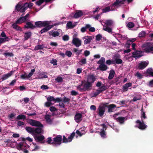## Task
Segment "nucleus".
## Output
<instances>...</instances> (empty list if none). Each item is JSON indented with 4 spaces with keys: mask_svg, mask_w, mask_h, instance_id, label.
Masks as SVG:
<instances>
[{
    "mask_svg": "<svg viewBox=\"0 0 153 153\" xmlns=\"http://www.w3.org/2000/svg\"><path fill=\"white\" fill-rule=\"evenodd\" d=\"M95 92L91 94L92 97H96L97 95L107 89L109 87H98Z\"/></svg>",
    "mask_w": 153,
    "mask_h": 153,
    "instance_id": "2",
    "label": "nucleus"
},
{
    "mask_svg": "<svg viewBox=\"0 0 153 153\" xmlns=\"http://www.w3.org/2000/svg\"><path fill=\"white\" fill-rule=\"evenodd\" d=\"M73 44L76 47H79L81 45V41L79 39L76 38L74 36L72 42Z\"/></svg>",
    "mask_w": 153,
    "mask_h": 153,
    "instance_id": "11",
    "label": "nucleus"
},
{
    "mask_svg": "<svg viewBox=\"0 0 153 153\" xmlns=\"http://www.w3.org/2000/svg\"><path fill=\"white\" fill-rule=\"evenodd\" d=\"M112 4H111L110 6L107 7L102 9L103 13H106L110 11H113L116 10L114 8H113L114 6H112Z\"/></svg>",
    "mask_w": 153,
    "mask_h": 153,
    "instance_id": "17",
    "label": "nucleus"
},
{
    "mask_svg": "<svg viewBox=\"0 0 153 153\" xmlns=\"http://www.w3.org/2000/svg\"><path fill=\"white\" fill-rule=\"evenodd\" d=\"M106 63L108 65H110L111 64H114L113 59L111 60L110 59H108L106 61Z\"/></svg>",
    "mask_w": 153,
    "mask_h": 153,
    "instance_id": "62",
    "label": "nucleus"
},
{
    "mask_svg": "<svg viewBox=\"0 0 153 153\" xmlns=\"http://www.w3.org/2000/svg\"><path fill=\"white\" fill-rule=\"evenodd\" d=\"M86 59L85 58L82 59L79 61L80 64L81 65L85 64L86 63Z\"/></svg>",
    "mask_w": 153,
    "mask_h": 153,
    "instance_id": "55",
    "label": "nucleus"
},
{
    "mask_svg": "<svg viewBox=\"0 0 153 153\" xmlns=\"http://www.w3.org/2000/svg\"><path fill=\"white\" fill-rule=\"evenodd\" d=\"M53 27V26H48L46 27H45L40 31V33L42 34L46 32Z\"/></svg>",
    "mask_w": 153,
    "mask_h": 153,
    "instance_id": "29",
    "label": "nucleus"
},
{
    "mask_svg": "<svg viewBox=\"0 0 153 153\" xmlns=\"http://www.w3.org/2000/svg\"><path fill=\"white\" fill-rule=\"evenodd\" d=\"M114 64H120L123 62L122 60L120 59V56L119 54H115L112 57Z\"/></svg>",
    "mask_w": 153,
    "mask_h": 153,
    "instance_id": "6",
    "label": "nucleus"
},
{
    "mask_svg": "<svg viewBox=\"0 0 153 153\" xmlns=\"http://www.w3.org/2000/svg\"><path fill=\"white\" fill-rule=\"evenodd\" d=\"M27 75L26 74H22L20 76V77L22 79H27L29 78L28 76H27Z\"/></svg>",
    "mask_w": 153,
    "mask_h": 153,
    "instance_id": "59",
    "label": "nucleus"
},
{
    "mask_svg": "<svg viewBox=\"0 0 153 153\" xmlns=\"http://www.w3.org/2000/svg\"><path fill=\"white\" fill-rule=\"evenodd\" d=\"M115 74V72L113 70H111L110 71L108 79H113Z\"/></svg>",
    "mask_w": 153,
    "mask_h": 153,
    "instance_id": "35",
    "label": "nucleus"
},
{
    "mask_svg": "<svg viewBox=\"0 0 153 153\" xmlns=\"http://www.w3.org/2000/svg\"><path fill=\"white\" fill-rule=\"evenodd\" d=\"M44 46L43 45H39L36 46L34 49V50H37L43 49Z\"/></svg>",
    "mask_w": 153,
    "mask_h": 153,
    "instance_id": "44",
    "label": "nucleus"
},
{
    "mask_svg": "<svg viewBox=\"0 0 153 153\" xmlns=\"http://www.w3.org/2000/svg\"><path fill=\"white\" fill-rule=\"evenodd\" d=\"M24 143L23 142H21L18 144L17 146V148L19 150H22V149H23V146H24Z\"/></svg>",
    "mask_w": 153,
    "mask_h": 153,
    "instance_id": "41",
    "label": "nucleus"
},
{
    "mask_svg": "<svg viewBox=\"0 0 153 153\" xmlns=\"http://www.w3.org/2000/svg\"><path fill=\"white\" fill-rule=\"evenodd\" d=\"M148 61L141 62L136 65V68L139 70H143L149 64Z\"/></svg>",
    "mask_w": 153,
    "mask_h": 153,
    "instance_id": "8",
    "label": "nucleus"
},
{
    "mask_svg": "<svg viewBox=\"0 0 153 153\" xmlns=\"http://www.w3.org/2000/svg\"><path fill=\"white\" fill-rule=\"evenodd\" d=\"M136 123L138 124V128L140 130H144L147 127V125L144 124L143 119L141 120V121L139 120H137Z\"/></svg>",
    "mask_w": 153,
    "mask_h": 153,
    "instance_id": "10",
    "label": "nucleus"
},
{
    "mask_svg": "<svg viewBox=\"0 0 153 153\" xmlns=\"http://www.w3.org/2000/svg\"><path fill=\"white\" fill-rule=\"evenodd\" d=\"M109 27L107 26H104L103 27V29L105 31H107L109 33H112V29Z\"/></svg>",
    "mask_w": 153,
    "mask_h": 153,
    "instance_id": "43",
    "label": "nucleus"
},
{
    "mask_svg": "<svg viewBox=\"0 0 153 153\" xmlns=\"http://www.w3.org/2000/svg\"><path fill=\"white\" fill-rule=\"evenodd\" d=\"M124 3L125 2L122 0H116V1L112 4V6H114L115 7H118Z\"/></svg>",
    "mask_w": 153,
    "mask_h": 153,
    "instance_id": "16",
    "label": "nucleus"
},
{
    "mask_svg": "<svg viewBox=\"0 0 153 153\" xmlns=\"http://www.w3.org/2000/svg\"><path fill=\"white\" fill-rule=\"evenodd\" d=\"M25 129L28 132L33 135L34 128H32L30 127H26Z\"/></svg>",
    "mask_w": 153,
    "mask_h": 153,
    "instance_id": "30",
    "label": "nucleus"
},
{
    "mask_svg": "<svg viewBox=\"0 0 153 153\" xmlns=\"http://www.w3.org/2000/svg\"><path fill=\"white\" fill-rule=\"evenodd\" d=\"M70 100V99L69 98H67L66 97H65L64 98L63 100H62V101H63L64 103L66 102H68L69 103V101Z\"/></svg>",
    "mask_w": 153,
    "mask_h": 153,
    "instance_id": "64",
    "label": "nucleus"
},
{
    "mask_svg": "<svg viewBox=\"0 0 153 153\" xmlns=\"http://www.w3.org/2000/svg\"><path fill=\"white\" fill-rule=\"evenodd\" d=\"M33 21L28 22H27L26 25H25L24 28H30L31 29H33L35 28V25H34L32 24Z\"/></svg>",
    "mask_w": 153,
    "mask_h": 153,
    "instance_id": "19",
    "label": "nucleus"
},
{
    "mask_svg": "<svg viewBox=\"0 0 153 153\" xmlns=\"http://www.w3.org/2000/svg\"><path fill=\"white\" fill-rule=\"evenodd\" d=\"M90 25L87 24H86L84 27H82L81 29V32L82 33H84L86 31V29H88V28L90 27Z\"/></svg>",
    "mask_w": 153,
    "mask_h": 153,
    "instance_id": "40",
    "label": "nucleus"
},
{
    "mask_svg": "<svg viewBox=\"0 0 153 153\" xmlns=\"http://www.w3.org/2000/svg\"><path fill=\"white\" fill-rule=\"evenodd\" d=\"M34 138L36 142H40L41 143L43 144L45 142V141L44 140L45 137L43 135L35 136Z\"/></svg>",
    "mask_w": 153,
    "mask_h": 153,
    "instance_id": "12",
    "label": "nucleus"
},
{
    "mask_svg": "<svg viewBox=\"0 0 153 153\" xmlns=\"http://www.w3.org/2000/svg\"><path fill=\"white\" fill-rule=\"evenodd\" d=\"M29 123L31 126L36 127H43V125L40 122L33 119L29 120Z\"/></svg>",
    "mask_w": 153,
    "mask_h": 153,
    "instance_id": "5",
    "label": "nucleus"
},
{
    "mask_svg": "<svg viewBox=\"0 0 153 153\" xmlns=\"http://www.w3.org/2000/svg\"><path fill=\"white\" fill-rule=\"evenodd\" d=\"M134 75L139 79H141L143 78V75L141 73H140L138 71Z\"/></svg>",
    "mask_w": 153,
    "mask_h": 153,
    "instance_id": "49",
    "label": "nucleus"
},
{
    "mask_svg": "<svg viewBox=\"0 0 153 153\" xmlns=\"http://www.w3.org/2000/svg\"><path fill=\"white\" fill-rule=\"evenodd\" d=\"M75 135V133L74 132H73L71 134L68 138H67L65 136H63V138H62V142L64 143H67L71 142L73 138Z\"/></svg>",
    "mask_w": 153,
    "mask_h": 153,
    "instance_id": "9",
    "label": "nucleus"
},
{
    "mask_svg": "<svg viewBox=\"0 0 153 153\" xmlns=\"http://www.w3.org/2000/svg\"><path fill=\"white\" fill-rule=\"evenodd\" d=\"M126 119V117H119L117 118V120L120 124H123L124 123Z\"/></svg>",
    "mask_w": 153,
    "mask_h": 153,
    "instance_id": "34",
    "label": "nucleus"
},
{
    "mask_svg": "<svg viewBox=\"0 0 153 153\" xmlns=\"http://www.w3.org/2000/svg\"><path fill=\"white\" fill-rule=\"evenodd\" d=\"M134 24L132 22H129L127 24V26L128 28H131L134 27Z\"/></svg>",
    "mask_w": 153,
    "mask_h": 153,
    "instance_id": "52",
    "label": "nucleus"
},
{
    "mask_svg": "<svg viewBox=\"0 0 153 153\" xmlns=\"http://www.w3.org/2000/svg\"><path fill=\"white\" fill-rule=\"evenodd\" d=\"M45 142L48 144L50 145H52L53 146V140L52 139V138L50 137H48L46 139V140L45 141Z\"/></svg>",
    "mask_w": 153,
    "mask_h": 153,
    "instance_id": "39",
    "label": "nucleus"
},
{
    "mask_svg": "<svg viewBox=\"0 0 153 153\" xmlns=\"http://www.w3.org/2000/svg\"><path fill=\"white\" fill-rule=\"evenodd\" d=\"M62 38L64 41H67L69 39V37L68 35H66L63 36Z\"/></svg>",
    "mask_w": 153,
    "mask_h": 153,
    "instance_id": "63",
    "label": "nucleus"
},
{
    "mask_svg": "<svg viewBox=\"0 0 153 153\" xmlns=\"http://www.w3.org/2000/svg\"><path fill=\"white\" fill-rule=\"evenodd\" d=\"M96 79V76L93 74H90L87 77V82L85 86H91Z\"/></svg>",
    "mask_w": 153,
    "mask_h": 153,
    "instance_id": "4",
    "label": "nucleus"
},
{
    "mask_svg": "<svg viewBox=\"0 0 153 153\" xmlns=\"http://www.w3.org/2000/svg\"><path fill=\"white\" fill-rule=\"evenodd\" d=\"M38 77L39 79L46 78L48 77L46 75V73L45 72H39L38 75Z\"/></svg>",
    "mask_w": 153,
    "mask_h": 153,
    "instance_id": "24",
    "label": "nucleus"
},
{
    "mask_svg": "<svg viewBox=\"0 0 153 153\" xmlns=\"http://www.w3.org/2000/svg\"><path fill=\"white\" fill-rule=\"evenodd\" d=\"M84 38L85 39L84 42L85 45L89 43L93 39L91 36H85Z\"/></svg>",
    "mask_w": 153,
    "mask_h": 153,
    "instance_id": "26",
    "label": "nucleus"
},
{
    "mask_svg": "<svg viewBox=\"0 0 153 153\" xmlns=\"http://www.w3.org/2000/svg\"><path fill=\"white\" fill-rule=\"evenodd\" d=\"M91 87H77V90L81 92L88 91L91 89Z\"/></svg>",
    "mask_w": 153,
    "mask_h": 153,
    "instance_id": "22",
    "label": "nucleus"
},
{
    "mask_svg": "<svg viewBox=\"0 0 153 153\" xmlns=\"http://www.w3.org/2000/svg\"><path fill=\"white\" fill-rule=\"evenodd\" d=\"M50 63L53 65H56L57 64V60L54 59H52L50 61Z\"/></svg>",
    "mask_w": 153,
    "mask_h": 153,
    "instance_id": "54",
    "label": "nucleus"
},
{
    "mask_svg": "<svg viewBox=\"0 0 153 153\" xmlns=\"http://www.w3.org/2000/svg\"><path fill=\"white\" fill-rule=\"evenodd\" d=\"M3 55L6 57H12L13 56V53L12 52H6L3 53Z\"/></svg>",
    "mask_w": 153,
    "mask_h": 153,
    "instance_id": "48",
    "label": "nucleus"
},
{
    "mask_svg": "<svg viewBox=\"0 0 153 153\" xmlns=\"http://www.w3.org/2000/svg\"><path fill=\"white\" fill-rule=\"evenodd\" d=\"M106 107V104L105 103H103L99 106L97 109L99 111L98 114L100 117H102L103 115Z\"/></svg>",
    "mask_w": 153,
    "mask_h": 153,
    "instance_id": "7",
    "label": "nucleus"
},
{
    "mask_svg": "<svg viewBox=\"0 0 153 153\" xmlns=\"http://www.w3.org/2000/svg\"><path fill=\"white\" fill-rule=\"evenodd\" d=\"M102 38V36L100 34H98L96 36V40L97 41H100Z\"/></svg>",
    "mask_w": 153,
    "mask_h": 153,
    "instance_id": "61",
    "label": "nucleus"
},
{
    "mask_svg": "<svg viewBox=\"0 0 153 153\" xmlns=\"http://www.w3.org/2000/svg\"><path fill=\"white\" fill-rule=\"evenodd\" d=\"M63 78L61 77V76H58L55 79V80L58 83L61 82L63 81Z\"/></svg>",
    "mask_w": 153,
    "mask_h": 153,
    "instance_id": "51",
    "label": "nucleus"
},
{
    "mask_svg": "<svg viewBox=\"0 0 153 153\" xmlns=\"http://www.w3.org/2000/svg\"><path fill=\"white\" fill-rule=\"evenodd\" d=\"M101 126H102V128L101 129V131L100 133V135L102 137L105 138L106 137L105 131L107 129V126L104 124H102Z\"/></svg>",
    "mask_w": 153,
    "mask_h": 153,
    "instance_id": "13",
    "label": "nucleus"
},
{
    "mask_svg": "<svg viewBox=\"0 0 153 153\" xmlns=\"http://www.w3.org/2000/svg\"><path fill=\"white\" fill-rule=\"evenodd\" d=\"M72 53L70 51H66L65 52V54L69 57L71 56Z\"/></svg>",
    "mask_w": 153,
    "mask_h": 153,
    "instance_id": "58",
    "label": "nucleus"
},
{
    "mask_svg": "<svg viewBox=\"0 0 153 153\" xmlns=\"http://www.w3.org/2000/svg\"><path fill=\"white\" fill-rule=\"evenodd\" d=\"M35 28L36 27H42V21H38L36 22L35 23Z\"/></svg>",
    "mask_w": 153,
    "mask_h": 153,
    "instance_id": "45",
    "label": "nucleus"
},
{
    "mask_svg": "<svg viewBox=\"0 0 153 153\" xmlns=\"http://www.w3.org/2000/svg\"><path fill=\"white\" fill-rule=\"evenodd\" d=\"M48 101H55V98L53 96L48 97L47 98Z\"/></svg>",
    "mask_w": 153,
    "mask_h": 153,
    "instance_id": "56",
    "label": "nucleus"
},
{
    "mask_svg": "<svg viewBox=\"0 0 153 153\" xmlns=\"http://www.w3.org/2000/svg\"><path fill=\"white\" fill-rule=\"evenodd\" d=\"M26 117L25 115L23 114H20L18 115L16 119V120H21L23 119V120H25Z\"/></svg>",
    "mask_w": 153,
    "mask_h": 153,
    "instance_id": "42",
    "label": "nucleus"
},
{
    "mask_svg": "<svg viewBox=\"0 0 153 153\" xmlns=\"http://www.w3.org/2000/svg\"><path fill=\"white\" fill-rule=\"evenodd\" d=\"M146 34V32L144 31H142L139 33L138 36L141 37H143L145 36Z\"/></svg>",
    "mask_w": 153,
    "mask_h": 153,
    "instance_id": "53",
    "label": "nucleus"
},
{
    "mask_svg": "<svg viewBox=\"0 0 153 153\" xmlns=\"http://www.w3.org/2000/svg\"><path fill=\"white\" fill-rule=\"evenodd\" d=\"M16 23H18V24H20L24 22L23 21L22 19V18L20 17L19 19H18L15 22Z\"/></svg>",
    "mask_w": 153,
    "mask_h": 153,
    "instance_id": "57",
    "label": "nucleus"
},
{
    "mask_svg": "<svg viewBox=\"0 0 153 153\" xmlns=\"http://www.w3.org/2000/svg\"><path fill=\"white\" fill-rule=\"evenodd\" d=\"M17 24H18L16 23V22H15L12 25L13 28L16 30L20 31H22V28L21 27H20L18 25H17Z\"/></svg>",
    "mask_w": 153,
    "mask_h": 153,
    "instance_id": "28",
    "label": "nucleus"
},
{
    "mask_svg": "<svg viewBox=\"0 0 153 153\" xmlns=\"http://www.w3.org/2000/svg\"><path fill=\"white\" fill-rule=\"evenodd\" d=\"M35 71V70L34 69H33L31 70L30 72L27 74V76H28L29 78L31 76H32L34 72Z\"/></svg>",
    "mask_w": 153,
    "mask_h": 153,
    "instance_id": "60",
    "label": "nucleus"
},
{
    "mask_svg": "<svg viewBox=\"0 0 153 153\" xmlns=\"http://www.w3.org/2000/svg\"><path fill=\"white\" fill-rule=\"evenodd\" d=\"M108 68L106 65L103 64H100V65L97 68V70H100L102 71H104L106 70Z\"/></svg>",
    "mask_w": 153,
    "mask_h": 153,
    "instance_id": "21",
    "label": "nucleus"
},
{
    "mask_svg": "<svg viewBox=\"0 0 153 153\" xmlns=\"http://www.w3.org/2000/svg\"><path fill=\"white\" fill-rule=\"evenodd\" d=\"M62 136L60 135H56L53 138V146H57L60 145L62 143Z\"/></svg>",
    "mask_w": 153,
    "mask_h": 153,
    "instance_id": "3",
    "label": "nucleus"
},
{
    "mask_svg": "<svg viewBox=\"0 0 153 153\" xmlns=\"http://www.w3.org/2000/svg\"><path fill=\"white\" fill-rule=\"evenodd\" d=\"M83 15V13L81 10H78L75 13L74 17L75 18H78L81 17Z\"/></svg>",
    "mask_w": 153,
    "mask_h": 153,
    "instance_id": "25",
    "label": "nucleus"
},
{
    "mask_svg": "<svg viewBox=\"0 0 153 153\" xmlns=\"http://www.w3.org/2000/svg\"><path fill=\"white\" fill-rule=\"evenodd\" d=\"M74 120L75 121L79 123L82 120V115L80 113H76L74 116Z\"/></svg>",
    "mask_w": 153,
    "mask_h": 153,
    "instance_id": "20",
    "label": "nucleus"
},
{
    "mask_svg": "<svg viewBox=\"0 0 153 153\" xmlns=\"http://www.w3.org/2000/svg\"><path fill=\"white\" fill-rule=\"evenodd\" d=\"M50 22H49L48 21H42V27H46L48 26H53V25H50Z\"/></svg>",
    "mask_w": 153,
    "mask_h": 153,
    "instance_id": "32",
    "label": "nucleus"
},
{
    "mask_svg": "<svg viewBox=\"0 0 153 153\" xmlns=\"http://www.w3.org/2000/svg\"><path fill=\"white\" fill-rule=\"evenodd\" d=\"M114 23V22L111 20H106L105 22V26L111 27L112 26Z\"/></svg>",
    "mask_w": 153,
    "mask_h": 153,
    "instance_id": "33",
    "label": "nucleus"
},
{
    "mask_svg": "<svg viewBox=\"0 0 153 153\" xmlns=\"http://www.w3.org/2000/svg\"><path fill=\"white\" fill-rule=\"evenodd\" d=\"M105 62V58L104 57H102L97 62V63L99 64H103Z\"/></svg>",
    "mask_w": 153,
    "mask_h": 153,
    "instance_id": "50",
    "label": "nucleus"
},
{
    "mask_svg": "<svg viewBox=\"0 0 153 153\" xmlns=\"http://www.w3.org/2000/svg\"><path fill=\"white\" fill-rule=\"evenodd\" d=\"M105 104H106V107L108 108V110L107 111V112L108 113H111L115 111V108L116 107V105L114 104H111L108 105V103H105Z\"/></svg>",
    "mask_w": 153,
    "mask_h": 153,
    "instance_id": "14",
    "label": "nucleus"
},
{
    "mask_svg": "<svg viewBox=\"0 0 153 153\" xmlns=\"http://www.w3.org/2000/svg\"><path fill=\"white\" fill-rule=\"evenodd\" d=\"M74 25H73L71 22L69 21L66 24V27L68 28H72L74 27Z\"/></svg>",
    "mask_w": 153,
    "mask_h": 153,
    "instance_id": "47",
    "label": "nucleus"
},
{
    "mask_svg": "<svg viewBox=\"0 0 153 153\" xmlns=\"http://www.w3.org/2000/svg\"><path fill=\"white\" fill-rule=\"evenodd\" d=\"M50 35L52 36L53 37H55L58 36L59 35V33L57 31H54L51 30L49 32Z\"/></svg>",
    "mask_w": 153,
    "mask_h": 153,
    "instance_id": "31",
    "label": "nucleus"
},
{
    "mask_svg": "<svg viewBox=\"0 0 153 153\" xmlns=\"http://www.w3.org/2000/svg\"><path fill=\"white\" fill-rule=\"evenodd\" d=\"M33 5V4L30 2L26 3L23 5L21 4L20 3H18L15 6V10L17 12L24 13L27 9L28 8L31 7ZM25 14L23 13L22 16Z\"/></svg>",
    "mask_w": 153,
    "mask_h": 153,
    "instance_id": "1",
    "label": "nucleus"
},
{
    "mask_svg": "<svg viewBox=\"0 0 153 153\" xmlns=\"http://www.w3.org/2000/svg\"><path fill=\"white\" fill-rule=\"evenodd\" d=\"M141 54V52L140 51H135L132 53V55L133 57L134 58H139L142 56Z\"/></svg>",
    "mask_w": 153,
    "mask_h": 153,
    "instance_id": "23",
    "label": "nucleus"
},
{
    "mask_svg": "<svg viewBox=\"0 0 153 153\" xmlns=\"http://www.w3.org/2000/svg\"><path fill=\"white\" fill-rule=\"evenodd\" d=\"M144 51L146 53H153V47L148 46L144 49Z\"/></svg>",
    "mask_w": 153,
    "mask_h": 153,
    "instance_id": "36",
    "label": "nucleus"
},
{
    "mask_svg": "<svg viewBox=\"0 0 153 153\" xmlns=\"http://www.w3.org/2000/svg\"><path fill=\"white\" fill-rule=\"evenodd\" d=\"M146 73L149 74V76L153 77V69L152 68L148 69L146 71Z\"/></svg>",
    "mask_w": 153,
    "mask_h": 153,
    "instance_id": "38",
    "label": "nucleus"
},
{
    "mask_svg": "<svg viewBox=\"0 0 153 153\" xmlns=\"http://www.w3.org/2000/svg\"><path fill=\"white\" fill-rule=\"evenodd\" d=\"M10 40V38L9 37H5L4 38L0 37V45L1 44L4 43L6 42L9 41Z\"/></svg>",
    "mask_w": 153,
    "mask_h": 153,
    "instance_id": "37",
    "label": "nucleus"
},
{
    "mask_svg": "<svg viewBox=\"0 0 153 153\" xmlns=\"http://www.w3.org/2000/svg\"><path fill=\"white\" fill-rule=\"evenodd\" d=\"M43 127H37L34 128L33 136H37V135L40 134L42 133L43 130L42 129Z\"/></svg>",
    "mask_w": 153,
    "mask_h": 153,
    "instance_id": "15",
    "label": "nucleus"
},
{
    "mask_svg": "<svg viewBox=\"0 0 153 153\" xmlns=\"http://www.w3.org/2000/svg\"><path fill=\"white\" fill-rule=\"evenodd\" d=\"M32 33L31 31H29L25 32L24 35V39L25 40H28L32 36Z\"/></svg>",
    "mask_w": 153,
    "mask_h": 153,
    "instance_id": "27",
    "label": "nucleus"
},
{
    "mask_svg": "<svg viewBox=\"0 0 153 153\" xmlns=\"http://www.w3.org/2000/svg\"><path fill=\"white\" fill-rule=\"evenodd\" d=\"M73 51L76 53V54L77 55L79 56L81 53L82 51V50H78L77 49L74 48H73Z\"/></svg>",
    "mask_w": 153,
    "mask_h": 153,
    "instance_id": "46",
    "label": "nucleus"
},
{
    "mask_svg": "<svg viewBox=\"0 0 153 153\" xmlns=\"http://www.w3.org/2000/svg\"><path fill=\"white\" fill-rule=\"evenodd\" d=\"M14 71H11L7 74H4L2 76L1 79L2 80H4L6 79L11 76Z\"/></svg>",
    "mask_w": 153,
    "mask_h": 153,
    "instance_id": "18",
    "label": "nucleus"
}]
</instances>
